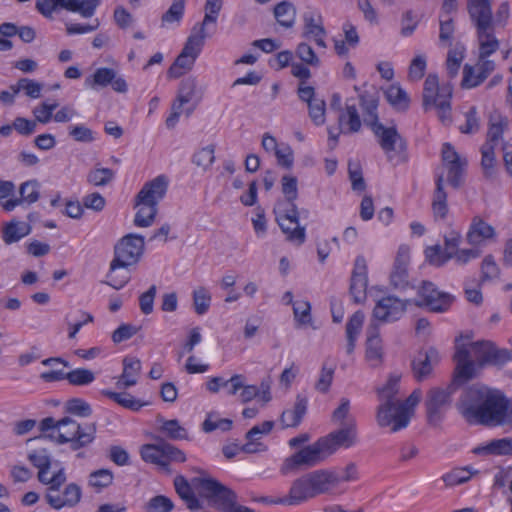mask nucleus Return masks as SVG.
Masks as SVG:
<instances>
[{"instance_id":"1","label":"nucleus","mask_w":512,"mask_h":512,"mask_svg":"<svg viewBox=\"0 0 512 512\" xmlns=\"http://www.w3.org/2000/svg\"><path fill=\"white\" fill-rule=\"evenodd\" d=\"M456 408L469 425L512 429V405L500 390L471 386L462 393Z\"/></svg>"},{"instance_id":"2","label":"nucleus","mask_w":512,"mask_h":512,"mask_svg":"<svg viewBox=\"0 0 512 512\" xmlns=\"http://www.w3.org/2000/svg\"><path fill=\"white\" fill-rule=\"evenodd\" d=\"M357 443V423L350 419L344 426L320 437L284 459L280 473L289 475L302 468H313L325 462L339 448H350Z\"/></svg>"},{"instance_id":"3","label":"nucleus","mask_w":512,"mask_h":512,"mask_svg":"<svg viewBox=\"0 0 512 512\" xmlns=\"http://www.w3.org/2000/svg\"><path fill=\"white\" fill-rule=\"evenodd\" d=\"M281 183L285 199L276 203L274 207L275 219L286 235V239L289 242L301 245L306 239V229L299 225L300 212L295 204V200L298 198L297 178L284 175Z\"/></svg>"},{"instance_id":"4","label":"nucleus","mask_w":512,"mask_h":512,"mask_svg":"<svg viewBox=\"0 0 512 512\" xmlns=\"http://www.w3.org/2000/svg\"><path fill=\"white\" fill-rule=\"evenodd\" d=\"M338 474L328 469H318L308 472L295 479L290 487L288 496L275 503L298 505L318 495L329 492L338 485Z\"/></svg>"},{"instance_id":"5","label":"nucleus","mask_w":512,"mask_h":512,"mask_svg":"<svg viewBox=\"0 0 512 512\" xmlns=\"http://www.w3.org/2000/svg\"><path fill=\"white\" fill-rule=\"evenodd\" d=\"M193 471L200 474V476L193 478V483L199 495L220 512H233L238 501L236 492L215 478L210 477L202 469L195 468Z\"/></svg>"},{"instance_id":"6","label":"nucleus","mask_w":512,"mask_h":512,"mask_svg":"<svg viewBox=\"0 0 512 512\" xmlns=\"http://www.w3.org/2000/svg\"><path fill=\"white\" fill-rule=\"evenodd\" d=\"M61 425L63 427L61 434L50 433L45 437L58 445L69 444L72 451L87 448L96 439V422L79 423L74 418L65 416L62 418Z\"/></svg>"},{"instance_id":"7","label":"nucleus","mask_w":512,"mask_h":512,"mask_svg":"<svg viewBox=\"0 0 512 512\" xmlns=\"http://www.w3.org/2000/svg\"><path fill=\"white\" fill-rule=\"evenodd\" d=\"M452 386L433 387L426 393L424 406L425 415L429 425L438 426L444 420L447 411L452 404Z\"/></svg>"},{"instance_id":"8","label":"nucleus","mask_w":512,"mask_h":512,"mask_svg":"<svg viewBox=\"0 0 512 512\" xmlns=\"http://www.w3.org/2000/svg\"><path fill=\"white\" fill-rule=\"evenodd\" d=\"M101 0H37L36 9L46 18H53L58 8L78 13L83 18H90L95 14Z\"/></svg>"},{"instance_id":"9","label":"nucleus","mask_w":512,"mask_h":512,"mask_svg":"<svg viewBox=\"0 0 512 512\" xmlns=\"http://www.w3.org/2000/svg\"><path fill=\"white\" fill-rule=\"evenodd\" d=\"M418 299L413 303L420 308H427L430 312H447L455 297L447 292L440 291L436 285L430 281H423L418 289Z\"/></svg>"},{"instance_id":"10","label":"nucleus","mask_w":512,"mask_h":512,"mask_svg":"<svg viewBox=\"0 0 512 512\" xmlns=\"http://www.w3.org/2000/svg\"><path fill=\"white\" fill-rule=\"evenodd\" d=\"M144 237L128 234L122 237L114 247V266L129 268L138 263L144 252Z\"/></svg>"},{"instance_id":"11","label":"nucleus","mask_w":512,"mask_h":512,"mask_svg":"<svg viewBox=\"0 0 512 512\" xmlns=\"http://www.w3.org/2000/svg\"><path fill=\"white\" fill-rule=\"evenodd\" d=\"M84 85L94 91H98L108 85H111V88L117 93H126L128 91L126 80L118 75L116 70L108 67L97 68L92 75L85 78Z\"/></svg>"},{"instance_id":"12","label":"nucleus","mask_w":512,"mask_h":512,"mask_svg":"<svg viewBox=\"0 0 512 512\" xmlns=\"http://www.w3.org/2000/svg\"><path fill=\"white\" fill-rule=\"evenodd\" d=\"M452 97V88L450 85L439 86V79L436 74H429L424 82L423 105L435 106L436 108L447 109L448 99Z\"/></svg>"},{"instance_id":"13","label":"nucleus","mask_w":512,"mask_h":512,"mask_svg":"<svg viewBox=\"0 0 512 512\" xmlns=\"http://www.w3.org/2000/svg\"><path fill=\"white\" fill-rule=\"evenodd\" d=\"M481 251L475 246L470 249H460L455 253L442 254V247L434 245L426 248L425 256L431 265L441 267L450 259H454L458 265H465L473 259H477Z\"/></svg>"},{"instance_id":"14","label":"nucleus","mask_w":512,"mask_h":512,"mask_svg":"<svg viewBox=\"0 0 512 512\" xmlns=\"http://www.w3.org/2000/svg\"><path fill=\"white\" fill-rule=\"evenodd\" d=\"M467 10L477 35H483L487 30H493L492 0H467Z\"/></svg>"},{"instance_id":"15","label":"nucleus","mask_w":512,"mask_h":512,"mask_svg":"<svg viewBox=\"0 0 512 512\" xmlns=\"http://www.w3.org/2000/svg\"><path fill=\"white\" fill-rule=\"evenodd\" d=\"M472 356L480 367L487 364L503 365L511 359L505 349L496 348L489 341H477L470 344Z\"/></svg>"},{"instance_id":"16","label":"nucleus","mask_w":512,"mask_h":512,"mask_svg":"<svg viewBox=\"0 0 512 512\" xmlns=\"http://www.w3.org/2000/svg\"><path fill=\"white\" fill-rule=\"evenodd\" d=\"M367 125L370 127L375 137L377 138L378 144L386 155L395 151L397 148L400 151L406 149V141L398 133L395 126L385 127L378 121H369ZM390 158V156H388Z\"/></svg>"},{"instance_id":"17","label":"nucleus","mask_w":512,"mask_h":512,"mask_svg":"<svg viewBox=\"0 0 512 512\" xmlns=\"http://www.w3.org/2000/svg\"><path fill=\"white\" fill-rule=\"evenodd\" d=\"M409 300H401L398 297L389 295L377 301L373 316L382 322H393L399 320L407 309Z\"/></svg>"},{"instance_id":"18","label":"nucleus","mask_w":512,"mask_h":512,"mask_svg":"<svg viewBox=\"0 0 512 512\" xmlns=\"http://www.w3.org/2000/svg\"><path fill=\"white\" fill-rule=\"evenodd\" d=\"M495 68L496 64L493 60L478 61L474 66L465 64L463 67L461 87L464 89L478 87L488 78Z\"/></svg>"},{"instance_id":"19","label":"nucleus","mask_w":512,"mask_h":512,"mask_svg":"<svg viewBox=\"0 0 512 512\" xmlns=\"http://www.w3.org/2000/svg\"><path fill=\"white\" fill-rule=\"evenodd\" d=\"M367 263L362 255L356 257L351 275L349 292L355 303H361L366 299L368 284Z\"/></svg>"},{"instance_id":"20","label":"nucleus","mask_w":512,"mask_h":512,"mask_svg":"<svg viewBox=\"0 0 512 512\" xmlns=\"http://www.w3.org/2000/svg\"><path fill=\"white\" fill-rule=\"evenodd\" d=\"M168 189V178L159 175L153 180L144 184L136 195L137 203H149L158 206V203L165 197Z\"/></svg>"},{"instance_id":"21","label":"nucleus","mask_w":512,"mask_h":512,"mask_svg":"<svg viewBox=\"0 0 512 512\" xmlns=\"http://www.w3.org/2000/svg\"><path fill=\"white\" fill-rule=\"evenodd\" d=\"M365 359L373 368L379 367L383 363L384 349L377 324H371L367 329Z\"/></svg>"},{"instance_id":"22","label":"nucleus","mask_w":512,"mask_h":512,"mask_svg":"<svg viewBox=\"0 0 512 512\" xmlns=\"http://www.w3.org/2000/svg\"><path fill=\"white\" fill-rule=\"evenodd\" d=\"M409 252V247L406 245H401L397 251L393 270L390 275L391 284L396 289H405L409 284L407 270L410 261Z\"/></svg>"},{"instance_id":"23","label":"nucleus","mask_w":512,"mask_h":512,"mask_svg":"<svg viewBox=\"0 0 512 512\" xmlns=\"http://www.w3.org/2000/svg\"><path fill=\"white\" fill-rule=\"evenodd\" d=\"M304 31L303 36L313 39L316 45L322 49L327 47L325 37L327 35L326 29L323 25V18L318 12H308L303 16Z\"/></svg>"},{"instance_id":"24","label":"nucleus","mask_w":512,"mask_h":512,"mask_svg":"<svg viewBox=\"0 0 512 512\" xmlns=\"http://www.w3.org/2000/svg\"><path fill=\"white\" fill-rule=\"evenodd\" d=\"M495 228L484 221L480 216H474L466 234L467 242L472 246H479L482 243L494 239Z\"/></svg>"},{"instance_id":"25","label":"nucleus","mask_w":512,"mask_h":512,"mask_svg":"<svg viewBox=\"0 0 512 512\" xmlns=\"http://www.w3.org/2000/svg\"><path fill=\"white\" fill-rule=\"evenodd\" d=\"M173 484L177 495L185 502L189 510L202 509V503L194 492L196 487L193 478L188 481L185 476L179 474L174 478Z\"/></svg>"},{"instance_id":"26","label":"nucleus","mask_w":512,"mask_h":512,"mask_svg":"<svg viewBox=\"0 0 512 512\" xmlns=\"http://www.w3.org/2000/svg\"><path fill=\"white\" fill-rule=\"evenodd\" d=\"M122 363L123 371L116 386L119 389H126L137 384L141 372V361L136 357L126 356Z\"/></svg>"},{"instance_id":"27","label":"nucleus","mask_w":512,"mask_h":512,"mask_svg":"<svg viewBox=\"0 0 512 512\" xmlns=\"http://www.w3.org/2000/svg\"><path fill=\"white\" fill-rule=\"evenodd\" d=\"M308 400L306 397L298 395L294 407L284 410L281 414L280 422L283 428L297 427L307 411Z\"/></svg>"},{"instance_id":"28","label":"nucleus","mask_w":512,"mask_h":512,"mask_svg":"<svg viewBox=\"0 0 512 512\" xmlns=\"http://www.w3.org/2000/svg\"><path fill=\"white\" fill-rule=\"evenodd\" d=\"M338 124L344 126V134L358 132L361 128V120L354 99H347L345 110L338 117Z\"/></svg>"},{"instance_id":"29","label":"nucleus","mask_w":512,"mask_h":512,"mask_svg":"<svg viewBox=\"0 0 512 512\" xmlns=\"http://www.w3.org/2000/svg\"><path fill=\"white\" fill-rule=\"evenodd\" d=\"M31 231L32 227L29 223L13 219L4 225L2 239L5 244L10 245L20 241L29 235Z\"/></svg>"},{"instance_id":"30","label":"nucleus","mask_w":512,"mask_h":512,"mask_svg":"<svg viewBox=\"0 0 512 512\" xmlns=\"http://www.w3.org/2000/svg\"><path fill=\"white\" fill-rule=\"evenodd\" d=\"M438 353L436 349L430 348L425 353H420L417 358L412 361V370L418 381H423L432 371V360L437 359Z\"/></svg>"},{"instance_id":"31","label":"nucleus","mask_w":512,"mask_h":512,"mask_svg":"<svg viewBox=\"0 0 512 512\" xmlns=\"http://www.w3.org/2000/svg\"><path fill=\"white\" fill-rule=\"evenodd\" d=\"M81 495V488L75 483H70L65 487L62 498H53L49 496V505L57 510L65 506L74 507L79 503Z\"/></svg>"},{"instance_id":"32","label":"nucleus","mask_w":512,"mask_h":512,"mask_svg":"<svg viewBox=\"0 0 512 512\" xmlns=\"http://www.w3.org/2000/svg\"><path fill=\"white\" fill-rule=\"evenodd\" d=\"M206 37L207 34L205 28L196 24L192 28V32L187 38V41L181 52L197 59L202 50Z\"/></svg>"},{"instance_id":"33","label":"nucleus","mask_w":512,"mask_h":512,"mask_svg":"<svg viewBox=\"0 0 512 512\" xmlns=\"http://www.w3.org/2000/svg\"><path fill=\"white\" fill-rule=\"evenodd\" d=\"M159 425V432L170 440H186L188 439L187 429L181 426L177 419L166 420L159 416L157 418Z\"/></svg>"},{"instance_id":"34","label":"nucleus","mask_w":512,"mask_h":512,"mask_svg":"<svg viewBox=\"0 0 512 512\" xmlns=\"http://www.w3.org/2000/svg\"><path fill=\"white\" fill-rule=\"evenodd\" d=\"M435 182L436 188L433 195L432 209L436 217L443 219L448 213L447 194L444 190L443 174L437 175Z\"/></svg>"},{"instance_id":"35","label":"nucleus","mask_w":512,"mask_h":512,"mask_svg":"<svg viewBox=\"0 0 512 512\" xmlns=\"http://www.w3.org/2000/svg\"><path fill=\"white\" fill-rule=\"evenodd\" d=\"M28 460L33 466L39 469V481L46 482V474L51 467V457L49 451L46 448L35 449L28 454Z\"/></svg>"},{"instance_id":"36","label":"nucleus","mask_w":512,"mask_h":512,"mask_svg":"<svg viewBox=\"0 0 512 512\" xmlns=\"http://www.w3.org/2000/svg\"><path fill=\"white\" fill-rule=\"evenodd\" d=\"M185 0H173L168 10L161 17V26L171 28L178 26L185 11Z\"/></svg>"},{"instance_id":"37","label":"nucleus","mask_w":512,"mask_h":512,"mask_svg":"<svg viewBox=\"0 0 512 512\" xmlns=\"http://www.w3.org/2000/svg\"><path fill=\"white\" fill-rule=\"evenodd\" d=\"M101 393L107 398L113 400L115 403L119 404L120 406L132 411H139L143 406L147 404L134 398L131 394L127 392H114L105 389L102 390Z\"/></svg>"},{"instance_id":"38","label":"nucleus","mask_w":512,"mask_h":512,"mask_svg":"<svg viewBox=\"0 0 512 512\" xmlns=\"http://www.w3.org/2000/svg\"><path fill=\"white\" fill-rule=\"evenodd\" d=\"M274 16L281 26L291 28L295 23L296 8L291 2L282 1L275 6Z\"/></svg>"},{"instance_id":"39","label":"nucleus","mask_w":512,"mask_h":512,"mask_svg":"<svg viewBox=\"0 0 512 512\" xmlns=\"http://www.w3.org/2000/svg\"><path fill=\"white\" fill-rule=\"evenodd\" d=\"M293 315L296 323V328L303 326H313V319L311 315V304L306 300H298L293 303Z\"/></svg>"},{"instance_id":"40","label":"nucleus","mask_w":512,"mask_h":512,"mask_svg":"<svg viewBox=\"0 0 512 512\" xmlns=\"http://www.w3.org/2000/svg\"><path fill=\"white\" fill-rule=\"evenodd\" d=\"M114 260L110 263L109 272L107 274L108 280L104 282L105 284L111 286L112 288L119 290L123 288L130 281V271L123 267H113Z\"/></svg>"},{"instance_id":"41","label":"nucleus","mask_w":512,"mask_h":512,"mask_svg":"<svg viewBox=\"0 0 512 512\" xmlns=\"http://www.w3.org/2000/svg\"><path fill=\"white\" fill-rule=\"evenodd\" d=\"M136 206L139 207L135 218L134 224L137 227H149L153 224L155 216L158 212V207L149 203H137Z\"/></svg>"},{"instance_id":"42","label":"nucleus","mask_w":512,"mask_h":512,"mask_svg":"<svg viewBox=\"0 0 512 512\" xmlns=\"http://www.w3.org/2000/svg\"><path fill=\"white\" fill-rule=\"evenodd\" d=\"M165 444L162 441L158 444H145L141 447L140 454L142 459L151 464L158 465L165 458Z\"/></svg>"},{"instance_id":"43","label":"nucleus","mask_w":512,"mask_h":512,"mask_svg":"<svg viewBox=\"0 0 512 512\" xmlns=\"http://www.w3.org/2000/svg\"><path fill=\"white\" fill-rule=\"evenodd\" d=\"M359 99L360 105L368 117L365 119V122L367 123L369 121H378V96L375 93L364 91L363 93L359 94Z\"/></svg>"},{"instance_id":"44","label":"nucleus","mask_w":512,"mask_h":512,"mask_svg":"<svg viewBox=\"0 0 512 512\" xmlns=\"http://www.w3.org/2000/svg\"><path fill=\"white\" fill-rule=\"evenodd\" d=\"M195 61V58L181 52L168 69V77L174 79L180 78L185 72L190 71L193 68Z\"/></svg>"},{"instance_id":"45","label":"nucleus","mask_w":512,"mask_h":512,"mask_svg":"<svg viewBox=\"0 0 512 512\" xmlns=\"http://www.w3.org/2000/svg\"><path fill=\"white\" fill-rule=\"evenodd\" d=\"M387 101L398 110H406L409 107V98L407 93L396 84L389 86L385 91Z\"/></svg>"},{"instance_id":"46","label":"nucleus","mask_w":512,"mask_h":512,"mask_svg":"<svg viewBox=\"0 0 512 512\" xmlns=\"http://www.w3.org/2000/svg\"><path fill=\"white\" fill-rule=\"evenodd\" d=\"M477 473V470H472L470 466H466L453 469L451 472L444 474L442 480L447 486H456L469 481L472 475Z\"/></svg>"},{"instance_id":"47","label":"nucleus","mask_w":512,"mask_h":512,"mask_svg":"<svg viewBox=\"0 0 512 512\" xmlns=\"http://www.w3.org/2000/svg\"><path fill=\"white\" fill-rule=\"evenodd\" d=\"M477 36L480 41L479 61L488 60L487 58L499 48V41L495 38L493 30H487L485 34Z\"/></svg>"},{"instance_id":"48","label":"nucleus","mask_w":512,"mask_h":512,"mask_svg":"<svg viewBox=\"0 0 512 512\" xmlns=\"http://www.w3.org/2000/svg\"><path fill=\"white\" fill-rule=\"evenodd\" d=\"M400 376L392 374L389 376L386 384L382 388L377 389L380 401L398 402L395 396L399 391Z\"/></svg>"},{"instance_id":"49","label":"nucleus","mask_w":512,"mask_h":512,"mask_svg":"<svg viewBox=\"0 0 512 512\" xmlns=\"http://www.w3.org/2000/svg\"><path fill=\"white\" fill-rule=\"evenodd\" d=\"M197 87V80L195 77L189 76L184 78L179 86L178 95L174 102L184 104L190 102L195 94Z\"/></svg>"},{"instance_id":"50","label":"nucleus","mask_w":512,"mask_h":512,"mask_svg":"<svg viewBox=\"0 0 512 512\" xmlns=\"http://www.w3.org/2000/svg\"><path fill=\"white\" fill-rule=\"evenodd\" d=\"M215 161V146L208 145L197 150L192 156V163L196 166L207 170Z\"/></svg>"},{"instance_id":"51","label":"nucleus","mask_w":512,"mask_h":512,"mask_svg":"<svg viewBox=\"0 0 512 512\" xmlns=\"http://www.w3.org/2000/svg\"><path fill=\"white\" fill-rule=\"evenodd\" d=\"M495 148L490 143H484L481 147V166L486 177H492L495 174Z\"/></svg>"},{"instance_id":"52","label":"nucleus","mask_w":512,"mask_h":512,"mask_svg":"<svg viewBox=\"0 0 512 512\" xmlns=\"http://www.w3.org/2000/svg\"><path fill=\"white\" fill-rule=\"evenodd\" d=\"M113 473L108 469H99L89 475V485L100 492L103 488L110 486L113 482Z\"/></svg>"},{"instance_id":"53","label":"nucleus","mask_w":512,"mask_h":512,"mask_svg":"<svg viewBox=\"0 0 512 512\" xmlns=\"http://www.w3.org/2000/svg\"><path fill=\"white\" fill-rule=\"evenodd\" d=\"M65 411L82 418L90 417L93 412L90 404L81 398L69 399L65 404Z\"/></svg>"},{"instance_id":"54","label":"nucleus","mask_w":512,"mask_h":512,"mask_svg":"<svg viewBox=\"0 0 512 512\" xmlns=\"http://www.w3.org/2000/svg\"><path fill=\"white\" fill-rule=\"evenodd\" d=\"M95 380V374L86 368H76L67 372V381L73 386H86Z\"/></svg>"},{"instance_id":"55","label":"nucleus","mask_w":512,"mask_h":512,"mask_svg":"<svg viewBox=\"0 0 512 512\" xmlns=\"http://www.w3.org/2000/svg\"><path fill=\"white\" fill-rule=\"evenodd\" d=\"M383 403L379 405L377 409V423L381 427H387L392 424L394 413H396V409L398 406V402H388L382 401Z\"/></svg>"},{"instance_id":"56","label":"nucleus","mask_w":512,"mask_h":512,"mask_svg":"<svg viewBox=\"0 0 512 512\" xmlns=\"http://www.w3.org/2000/svg\"><path fill=\"white\" fill-rule=\"evenodd\" d=\"M486 451L488 455H512V438L493 439L486 444Z\"/></svg>"},{"instance_id":"57","label":"nucleus","mask_w":512,"mask_h":512,"mask_svg":"<svg viewBox=\"0 0 512 512\" xmlns=\"http://www.w3.org/2000/svg\"><path fill=\"white\" fill-rule=\"evenodd\" d=\"M115 173L110 168H96L89 171L87 181L93 186H105L114 179Z\"/></svg>"},{"instance_id":"58","label":"nucleus","mask_w":512,"mask_h":512,"mask_svg":"<svg viewBox=\"0 0 512 512\" xmlns=\"http://www.w3.org/2000/svg\"><path fill=\"white\" fill-rule=\"evenodd\" d=\"M463 58V46H456L455 48L449 50L446 60V68L449 77L454 78L457 75Z\"/></svg>"},{"instance_id":"59","label":"nucleus","mask_w":512,"mask_h":512,"mask_svg":"<svg viewBox=\"0 0 512 512\" xmlns=\"http://www.w3.org/2000/svg\"><path fill=\"white\" fill-rule=\"evenodd\" d=\"M466 165V159L445 165L448 171V182L452 187L459 188L462 185Z\"/></svg>"},{"instance_id":"60","label":"nucleus","mask_w":512,"mask_h":512,"mask_svg":"<svg viewBox=\"0 0 512 512\" xmlns=\"http://www.w3.org/2000/svg\"><path fill=\"white\" fill-rule=\"evenodd\" d=\"M351 404L348 398H341L338 407L333 411L331 421L339 426H344L350 419H355L350 414Z\"/></svg>"},{"instance_id":"61","label":"nucleus","mask_w":512,"mask_h":512,"mask_svg":"<svg viewBox=\"0 0 512 512\" xmlns=\"http://www.w3.org/2000/svg\"><path fill=\"white\" fill-rule=\"evenodd\" d=\"M334 372V366H327L326 363H323L318 380L316 381L314 388L318 392L326 394L331 387L334 378Z\"/></svg>"},{"instance_id":"62","label":"nucleus","mask_w":512,"mask_h":512,"mask_svg":"<svg viewBox=\"0 0 512 512\" xmlns=\"http://www.w3.org/2000/svg\"><path fill=\"white\" fill-rule=\"evenodd\" d=\"M22 202L28 204L35 203L40 196L39 183L37 180H29L21 184L19 188Z\"/></svg>"},{"instance_id":"63","label":"nucleus","mask_w":512,"mask_h":512,"mask_svg":"<svg viewBox=\"0 0 512 512\" xmlns=\"http://www.w3.org/2000/svg\"><path fill=\"white\" fill-rule=\"evenodd\" d=\"M211 303V295L210 293L203 287H200L193 292V306L195 312L198 315L205 314Z\"/></svg>"},{"instance_id":"64","label":"nucleus","mask_w":512,"mask_h":512,"mask_svg":"<svg viewBox=\"0 0 512 512\" xmlns=\"http://www.w3.org/2000/svg\"><path fill=\"white\" fill-rule=\"evenodd\" d=\"M173 508V501L164 495L152 497L146 506L147 512H171Z\"/></svg>"}]
</instances>
